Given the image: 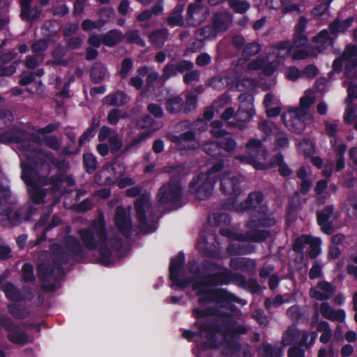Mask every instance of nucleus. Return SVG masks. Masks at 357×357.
I'll return each instance as SVG.
<instances>
[{
	"label": "nucleus",
	"instance_id": "nucleus-1",
	"mask_svg": "<svg viewBox=\"0 0 357 357\" xmlns=\"http://www.w3.org/2000/svg\"><path fill=\"white\" fill-rule=\"evenodd\" d=\"M194 326L201 330L202 337L205 333L206 341H202L197 344L199 350L220 348L223 345V341L218 338V334H221L226 344L223 353L228 356L234 355L241 351V345L237 339L241 335H245L248 332L246 326L238 325L237 321L232 318L224 320L222 324H220L218 321L205 323L197 321L194 323Z\"/></svg>",
	"mask_w": 357,
	"mask_h": 357
},
{
	"label": "nucleus",
	"instance_id": "nucleus-2",
	"mask_svg": "<svg viewBox=\"0 0 357 357\" xmlns=\"http://www.w3.org/2000/svg\"><path fill=\"white\" fill-rule=\"evenodd\" d=\"M264 199L262 192H251L236 208L239 212L250 211V217L246 223L248 231L245 233L246 239L250 242L266 241L271 236V229L278 222L273 214L269 213L268 206L262 204Z\"/></svg>",
	"mask_w": 357,
	"mask_h": 357
},
{
	"label": "nucleus",
	"instance_id": "nucleus-3",
	"mask_svg": "<svg viewBox=\"0 0 357 357\" xmlns=\"http://www.w3.org/2000/svg\"><path fill=\"white\" fill-rule=\"evenodd\" d=\"M192 288L199 296L197 303L200 305H205L212 303L220 305L222 307L231 308L234 303H240L241 298L235 294L223 288L211 289L197 278L192 280Z\"/></svg>",
	"mask_w": 357,
	"mask_h": 357
},
{
	"label": "nucleus",
	"instance_id": "nucleus-4",
	"mask_svg": "<svg viewBox=\"0 0 357 357\" xmlns=\"http://www.w3.org/2000/svg\"><path fill=\"white\" fill-rule=\"evenodd\" d=\"M40 137L20 126L13 125L5 130L0 129V143L22 144L25 150H29L31 143H38Z\"/></svg>",
	"mask_w": 357,
	"mask_h": 357
},
{
	"label": "nucleus",
	"instance_id": "nucleus-5",
	"mask_svg": "<svg viewBox=\"0 0 357 357\" xmlns=\"http://www.w3.org/2000/svg\"><path fill=\"white\" fill-rule=\"evenodd\" d=\"M28 160L29 162L21 164V178L26 185L36 183L38 178L42 176L39 174V167L46 168L48 174L51 172V165L42 155L34 153L29 156Z\"/></svg>",
	"mask_w": 357,
	"mask_h": 357
},
{
	"label": "nucleus",
	"instance_id": "nucleus-6",
	"mask_svg": "<svg viewBox=\"0 0 357 357\" xmlns=\"http://www.w3.org/2000/svg\"><path fill=\"white\" fill-rule=\"evenodd\" d=\"M58 266L51 260L44 261L37 266V275L42 282L41 289L44 292H54L56 289V284L50 283L52 280L60 281L65 276L64 273H59Z\"/></svg>",
	"mask_w": 357,
	"mask_h": 357
},
{
	"label": "nucleus",
	"instance_id": "nucleus-7",
	"mask_svg": "<svg viewBox=\"0 0 357 357\" xmlns=\"http://www.w3.org/2000/svg\"><path fill=\"white\" fill-rule=\"evenodd\" d=\"M183 197V188L178 176H171L169 181L164 183L158 190L156 198L160 204L176 205Z\"/></svg>",
	"mask_w": 357,
	"mask_h": 357
},
{
	"label": "nucleus",
	"instance_id": "nucleus-8",
	"mask_svg": "<svg viewBox=\"0 0 357 357\" xmlns=\"http://www.w3.org/2000/svg\"><path fill=\"white\" fill-rule=\"evenodd\" d=\"M216 183L211 180L204 172L195 176L188 185V191L199 200H205L212 195Z\"/></svg>",
	"mask_w": 357,
	"mask_h": 357
},
{
	"label": "nucleus",
	"instance_id": "nucleus-9",
	"mask_svg": "<svg viewBox=\"0 0 357 357\" xmlns=\"http://www.w3.org/2000/svg\"><path fill=\"white\" fill-rule=\"evenodd\" d=\"M92 225L96 227V234L99 241L98 262L104 266H109L112 264V252L107 246L108 234L105 222L102 220L98 223H93Z\"/></svg>",
	"mask_w": 357,
	"mask_h": 357
},
{
	"label": "nucleus",
	"instance_id": "nucleus-10",
	"mask_svg": "<svg viewBox=\"0 0 357 357\" xmlns=\"http://www.w3.org/2000/svg\"><path fill=\"white\" fill-rule=\"evenodd\" d=\"M0 328L9 333L7 339L10 342L18 345L27 344L29 337L26 333L21 331L20 326L6 315H0Z\"/></svg>",
	"mask_w": 357,
	"mask_h": 357
},
{
	"label": "nucleus",
	"instance_id": "nucleus-11",
	"mask_svg": "<svg viewBox=\"0 0 357 357\" xmlns=\"http://www.w3.org/2000/svg\"><path fill=\"white\" fill-rule=\"evenodd\" d=\"M307 110L300 107L291 109L288 116L282 114L281 119L284 126L291 132L301 133L305 129L304 119Z\"/></svg>",
	"mask_w": 357,
	"mask_h": 357
},
{
	"label": "nucleus",
	"instance_id": "nucleus-12",
	"mask_svg": "<svg viewBox=\"0 0 357 357\" xmlns=\"http://www.w3.org/2000/svg\"><path fill=\"white\" fill-rule=\"evenodd\" d=\"M185 254L181 251L176 256L172 258L169 264V280L174 286L183 290L189 284L190 281L185 279L179 278V275L185 264Z\"/></svg>",
	"mask_w": 357,
	"mask_h": 357
},
{
	"label": "nucleus",
	"instance_id": "nucleus-13",
	"mask_svg": "<svg viewBox=\"0 0 357 357\" xmlns=\"http://www.w3.org/2000/svg\"><path fill=\"white\" fill-rule=\"evenodd\" d=\"M167 138L179 151H194L199 146V143L196 139V133L192 130H188L180 135L169 133Z\"/></svg>",
	"mask_w": 357,
	"mask_h": 357
},
{
	"label": "nucleus",
	"instance_id": "nucleus-14",
	"mask_svg": "<svg viewBox=\"0 0 357 357\" xmlns=\"http://www.w3.org/2000/svg\"><path fill=\"white\" fill-rule=\"evenodd\" d=\"M194 68V63L190 60L179 59L177 61H169L163 68L162 77L165 79H169L178 74L186 73Z\"/></svg>",
	"mask_w": 357,
	"mask_h": 357
},
{
	"label": "nucleus",
	"instance_id": "nucleus-15",
	"mask_svg": "<svg viewBox=\"0 0 357 357\" xmlns=\"http://www.w3.org/2000/svg\"><path fill=\"white\" fill-rule=\"evenodd\" d=\"M151 204L148 195H142L135 202L134 207L136 211L137 219L139 227L142 229H146L151 232L155 231V229L152 228L148 225L146 211L150 207Z\"/></svg>",
	"mask_w": 357,
	"mask_h": 357
},
{
	"label": "nucleus",
	"instance_id": "nucleus-16",
	"mask_svg": "<svg viewBox=\"0 0 357 357\" xmlns=\"http://www.w3.org/2000/svg\"><path fill=\"white\" fill-rule=\"evenodd\" d=\"M114 224L126 238H129L132 236V222L129 213L121 206L116 207L114 215Z\"/></svg>",
	"mask_w": 357,
	"mask_h": 357
},
{
	"label": "nucleus",
	"instance_id": "nucleus-17",
	"mask_svg": "<svg viewBox=\"0 0 357 357\" xmlns=\"http://www.w3.org/2000/svg\"><path fill=\"white\" fill-rule=\"evenodd\" d=\"M231 270L228 268L222 266V269L216 273H208L204 275L201 279H197L206 286L217 287L228 285L231 283Z\"/></svg>",
	"mask_w": 357,
	"mask_h": 357
},
{
	"label": "nucleus",
	"instance_id": "nucleus-18",
	"mask_svg": "<svg viewBox=\"0 0 357 357\" xmlns=\"http://www.w3.org/2000/svg\"><path fill=\"white\" fill-rule=\"evenodd\" d=\"M220 191L225 195L239 196L241 193V181L231 174H224L220 178Z\"/></svg>",
	"mask_w": 357,
	"mask_h": 357
},
{
	"label": "nucleus",
	"instance_id": "nucleus-19",
	"mask_svg": "<svg viewBox=\"0 0 357 357\" xmlns=\"http://www.w3.org/2000/svg\"><path fill=\"white\" fill-rule=\"evenodd\" d=\"M333 212L334 206L328 205L316 213L317 225L321 227V231L327 235H331L334 232L333 222L331 220Z\"/></svg>",
	"mask_w": 357,
	"mask_h": 357
},
{
	"label": "nucleus",
	"instance_id": "nucleus-20",
	"mask_svg": "<svg viewBox=\"0 0 357 357\" xmlns=\"http://www.w3.org/2000/svg\"><path fill=\"white\" fill-rule=\"evenodd\" d=\"M48 173L46 176L43 175L38 178V181L40 185H50L48 192L52 194H56L61 191L63 183L66 181V174L60 171L56 174L48 176Z\"/></svg>",
	"mask_w": 357,
	"mask_h": 357
},
{
	"label": "nucleus",
	"instance_id": "nucleus-21",
	"mask_svg": "<svg viewBox=\"0 0 357 357\" xmlns=\"http://www.w3.org/2000/svg\"><path fill=\"white\" fill-rule=\"evenodd\" d=\"M356 58H357L356 45H347L341 55L333 60V71L337 74L341 73L343 70V63L355 60Z\"/></svg>",
	"mask_w": 357,
	"mask_h": 357
},
{
	"label": "nucleus",
	"instance_id": "nucleus-22",
	"mask_svg": "<svg viewBox=\"0 0 357 357\" xmlns=\"http://www.w3.org/2000/svg\"><path fill=\"white\" fill-rule=\"evenodd\" d=\"M50 250L52 255V261L58 266L59 273H64L63 265L67 264L70 261V255L67 251L58 243L50 245Z\"/></svg>",
	"mask_w": 357,
	"mask_h": 357
},
{
	"label": "nucleus",
	"instance_id": "nucleus-23",
	"mask_svg": "<svg viewBox=\"0 0 357 357\" xmlns=\"http://www.w3.org/2000/svg\"><path fill=\"white\" fill-rule=\"evenodd\" d=\"M66 249L73 255V259L81 261L85 257L84 251L77 238L72 235H68L63 238Z\"/></svg>",
	"mask_w": 357,
	"mask_h": 357
},
{
	"label": "nucleus",
	"instance_id": "nucleus-24",
	"mask_svg": "<svg viewBox=\"0 0 357 357\" xmlns=\"http://www.w3.org/2000/svg\"><path fill=\"white\" fill-rule=\"evenodd\" d=\"M26 187L30 199L33 204L38 205L44 202L49 193L48 189L45 188L44 185H40L38 181L35 183L26 185Z\"/></svg>",
	"mask_w": 357,
	"mask_h": 357
},
{
	"label": "nucleus",
	"instance_id": "nucleus-25",
	"mask_svg": "<svg viewBox=\"0 0 357 357\" xmlns=\"http://www.w3.org/2000/svg\"><path fill=\"white\" fill-rule=\"evenodd\" d=\"M229 266L231 270L248 273L256 268L257 264L254 259L249 258L234 257L230 259Z\"/></svg>",
	"mask_w": 357,
	"mask_h": 357
},
{
	"label": "nucleus",
	"instance_id": "nucleus-26",
	"mask_svg": "<svg viewBox=\"0 0 357 357\" xmlns=\"http://www.w3.org/2000/svg\"><path fill=\"white\" fill-rule=\"evenodd\" d=\"M192 316L196 319L195 322L217 321L215 319L210 317L219 315L220 310L216 307H206L204 309L195 307L192 310Z\"/></svg>",
	"mask_w": 357,
	"mask_h": 357
},
{
	"label": "nucleus",
	"instance_id": "nucleus-27",
	"mask_svg": "<svg viewBox=\"0 0 357 357\" xmlns=\"http://www.w3.org/2000/svg\"><path fill=\"white\" fill-rule=\"evenodd\" d=\"M79 238L84 247L88 250H94L99 245L98 239L96 240L94 232L91 227L80 229L78 231Z\"/></svg>",
	"mask_w": 357,
	"mask_h": 357
},
{
	"label": "nucleus",
	"instance_id": "nucleus-28",
	"mask_svg": "<svg viewBox=\"0 0 357 357\" xmlns=\"http://www.w3.org/2000/svg\"><path fill=\"white\" fill-rule=\"evenodd\" d=\"M269 166L271 167H278V172L282 177H289L293 174V170L284 161V155L281 153H278L273 155L270 160Z\"/></svg>",
	"mask_w": 357,
	"mask_h": 357
},
{
	"label": "nucleus",
	"instance_id": "nucleus-29",
	"mask_svg": "<svg viewBox=\"0 0 357 357\" xmlns=\"http://www.w3.org/2000/svg\"><path fill=\"white\" fill-rule=\"evenodd\" d=\"M328 29H324L320 31L314 38L313 42L317 44V50L322 52L328 47L333 46L334 38L330 36Z\"/></svg>",
	"mask_w": 357,
	"mask_h": 357
},
{
	"label": "nucleus",
	"instance_id": "nucleus-30",
	"mask_svg": "<svg viewBox=\"0 0 357 357\" xmlns=\"http://www.w3.org/2000/svg\"><path fill=\"white\" fill-rule=\"evenodd\" d=\"M102 101L107 105L122 107L128 102V96L124 91H117L105 96Z\"/></svg>",
	"mask_w": 357,
	"mask_h": 357
},
{
	"label": "nucleus",
	"instance_id": "nucleus-31",
	"mask_svg": "<svg viewBox=\"0 0 357 357\" xmlns=\"http://www.w3.org/2000/svg\"><path fill=\"white\" fill-rule=\"evenodd\" d=\"M1 290L5 294L6 297L14 302H22L25 300L23 293L12 282H6L1 286Z\"/></svg>",
	"mask_w": 357,
	"mask_h": 357
},
{
	"label": "nucleus",
	"instance_id": "nucleus-32",
	"mask_svg": "<svg viewBox=\"0 0 357 357\" xmlns=\"http://www.w3.org/2000/svg\"><path fill=\"white\" fill-rule=\"evenodd\" d=\"M107 73V70L105 65L102 62L96 61L93 63L90 69V79L95 84H100L105 79Z\"/></svg>",
	"mask_w": 357,
	"mask_h": 357
},
{
	"label": "nucleus",
	"instance_id": "nucleus-33",
	"mask_svg": "<svg viewBox=\"0 0 357 357\" xmlns=\"http://www.w3.org/2000/svg\"><path fill=\"white\" fill-rule=\"evenodd\" d=\"M354 17H349L342 21L339 17L335 18L328 25V30L331 33L337 35L340 33H345L352 25Z\"/></svg>",
	"mask_w": 357,
	"mask_h": 357
},
{
	"label": "nucleus",
	"instance_id": "nucleus-34",
	"mask_svg": "<svg viewBox=\"0 0 357 357\" xmlns=\"http://www.w3.org/2000/svg\"><path fill=\"white\" fill-rule=\"evenodd\" d=\"M136 126L141 130H146L144 132H147L151 136L154 132L159 130L160 126L150 115L146 114L139 119Z\"/></svg>",
	"mask_w": 357,
	"mask_h": 357
},
{
	"label": "nucleus",
	"instance_id": "nucleus-35",
	"mask_svg": "<svg viewBox=\"0 0 357 357\" xmlns=\"http://www.w3.org/2000/svg\"><path fill=\"white\" fill-rule=\"evenodd\" d=\"M185 5L178 4L171 11L169 16L167 18V24L173 26H183L184 24V19L182 13L184 10Z\"/></svg>",
	"mask_w": 357,
	"mask_h": 357
},
{
	"label": "nucleus",
	"instance_id": "nucleus-36",
	"mask_svg": "<svg viewBox=\"0 0 357 357\" xmlns=\"http://www.w3.org/2000/svg\"><path fill=\"white\" fill-rule=\"evenodd\" d=\"M183 107L184 100L180 95L169 97L165 100V108L170 114H176L181 112Z\"/></svg>",
	"mask_w": 357,
	"mask_h": 357
},
{
	"label": "nucleus",
	"instance_id": "nucleus-37",
	"mask_svg": "<svg viewBox=\"0 0 357 357\" xmlns=\"http://www.w3.org/2000/svg\"><path fill=\"white\" fill-rule=\"evenodd\" d=\"M123 39L121 31L114 29L102 35V43L109 47H113Z\"/></svg>",
	"mask_w": 357,
	"mask_h": 357
},
{
	"label": "nucleus",
	"instance_id": "nucleus-38",
	"mask_svg": "<svg viewBox=\"0 0 357 357\" xmlns=\"http://www.w3.org/2000/svg\"><path fill=\"white\" fill-rule=\"evenodd\" d=\"M167 29H159L153 31L149 36V41L155 47L162 48L168 39Z\"/></svg>",
	"mask_w": 357,
	"mask_h": 357
},
{
	"label": "nucleus",
	"instance_id": "nucleus-39",
	"mask_svg": "<svg viewBox=\"0 0 357 357\" xmlns=\"http://www.w3.org/2000/svg\"><path fill=\"white\" fill-rule=\"evenodd\" d=\"M7 307L9 314L15 319H24L30 314L29 310L21 304L11 303Z\"/></svg>",
	"mask_w": 357,
	"mask_h": 357
},
{
	"label": "nucleus",
	"instance_id": "nucleus-40",
	"mask_svg": "<svg viewBox=\"0 0 357 357\" xmlns=\"http://www.w3.org/2000/svg\"><path fill=\"white\" fill-rule=\"evenodd\" d=\"M213 29L216 33L225 32L228 29L227 16L223 13H215L212 18Z\"/></svg>",
	"mask_w": 357,
	"mask_h": 357
},
{
	"label": "nucleus",
	"instance_id": "nucleus-41",
	"mask_svg": "<svg viewBox=\"0 0 357 357\" xmlns=\"http://www.w3.org/2000/svg\"><path fill=\"white\" fill-rule=\"evenodd\" d=\"M61 222L62 220L59 216L54 215L50 223L43 229L42 233L37 236V238L35 241V245H40L42 242L45 241L47 238V233L61 224Z\"/></svg>",
	"mask_w": 357,
	"mask_h": 357
},
{
	"label": "nucleus",
	"instance_id": "nucleus-42",
	"mask_svg": "<svg viewBox=\"0 0 357 357\" xmlns=\"http://www.w3.org/2000/svg\"><path fill=\"white\" fill-rule=\"evenodd\" d=\"M273 53L276 54L277 57L282 59L288 57L292 50L289 40L278 42L273 46Z\"/></svg>",
	"mask_w": 357,
	"mask_h": 357
},
{
	"label": "nucleus",
	"instance_id": "nucleus-43",
	"mask_svg": "<svg viewBox=\"0 0 357 357\" xmlns=\"http://www.w3.org/2000/svg\"><path fill=\"white\" fill-rule=\"evenodd\" d=\"M218 139L217 142L220 150H223L228 153H233L235 151L237 144L236 140L231 136L225 135Z\"/></svg>",
	"mask_w": 357,
	"mask_h": 357
},
{
	"label": "nucleus",
	"instance_id": "nucleus-44",
	"mask_svg": "<svg viewBox=\"0 0 357 357\" xmlns=\"http://www.w3.org/2000/svg\"><path fill=\"white\" fill-rule=\"evenodd\" d=\"M83 165L88 174L93 173L98 168L96 157L91 153H86L83 155Z\"/></svg>",
	"mask_w": 357,
	"mask_h": 357
},
{
	"label": "nucleus",
	"instance_id": "nucleus-45",
	"mask_svg": "<svg viewBox=\"0 0 357 357\" xmlns=\"http://www.w3.org/2000/svg\"><path fill=\"white\" fill-rule=\"evenodd\" d=\"M150 136L147 132H140L133 137L129 143H128L122 151L123 153H126L133 148H138L143 142H145Z\"/></svg>",
	"mask_w": 357,
	"mask_h": 357
},
{
	"label": "nucleus",
	"instance_id": "nucleus-46",
	"mask_svg": "<svg viewBox=\"0 0 357 357\" xmlns=\"http://www.w3.org/2000/svg\"><path fill=\"white\" fill-rule=\"evenodd\" d=\"M311 236L303 234L299 237L295 238L292 245V250L298 254L303 253L304 246L310 243Z\"/></svg>",
	"mask_w": 357,
	"mask_h": 357
},
{
	"label": "nucleus",
	"instance_id": "nucleus-47",
	"mask_svg": "<svg viewBox=\"0 0 357 357\" xmlns=\"http://www.w3.org/2000/svg\"><path fill=\"white\" fill-rule=\"evenodd\" d=\"M344 76L348 79H357V58L346 62L343 68Z\"/></svg>",
	"mask_w": 357,
	"mask_h": 357
},
{
	"label": "nucleus",
	"instance_id": "nucleus-48",
	"mask_svg": "<svg viewBox=\"0 0 357 357\" xmlns=\"http://www.w3.org/2000/svg\"><path fill=\"white\" fill-rule=\"evenodd\" d=\"M228 4L234 13L239 14L245 13L250 7L247 1L242 0H228Z\"/></svg>",
	"mask_w": 357,
	"mask_h": 357
},
{
	"label": "nucleus",
	"instance_id": "nucleus-49",
	"mask_svg": "<svg viewBox=\"0 0 357 357\" xmlns=\"http://www.w3.org/2000/svg\"><path fill=\"white\" fill-rule=\"evenodd\" d=\"M125 38L128 43L135 44L142 47H144L146 46L145 41L142 39L139 36V31L137 29L126 32Z\"/></svg>",
	"mask_w": 357,
	"mask_h": 357
},
{
	"label": "nucleus",
	"instance_id": "nucleus-50",
	"mask_svg": "<svg viewBox=\"0 0 357 357\" xmlns=\"http://www.w3.org/2000/svg\"><path fill=\"white\" fill-rule=\"evenodd\" d=\"M227 252L231 256L247 255L251 252L248 246L241 244L230 243L227 247Z\"/></svg>",
	"mask_w": 357,
	"mask_h": 357
},
{
	"label": "nucleus",
	"instance_id": "nucleus-51",
	"mask_svg": "<svg viewBox=\"0 0 357 357\" xmlns=\"http://www.w3.org/2000/svg\"><path fill=\"white\" fill-rule=\"evenodd\" d=\"M321 240L320 238L311 237L310 243H308L310 248L308 256L310 259H314L321 254Z\"/></svg>",
	"mask_w": 357,
	"mask_h": 357
},
{
	"label": "nucleus",
	"instance_id": "nucleus-52",
	"mask_svg": "<svg viewBox=\"0 0 357 357\" xmlns=\"http://www.w3.org/2000/svg\"><path fill=\"white\" fill-rule=\"evenodd\" d=\"M255 114V109L248 108V107H245V108L239 107L235 118L238 121L248 122L253 117Z\"/></svg>",
	"mask_w": 357,
	"mask_h": 357
},
{
	"label": "nucleus",
	"instance_id": "nucleus-53",
	"mask_svg": "<svg viewBox=\"0 0 357 357\" xmlns=\"http://www.w3.org/2000/svg\"><path fill=\"white\" fill-rule=\"evenodd\" d=\"M223 123L220 120H214L211 122V126L213 129L210 130V133L213 138H220L229 135L226 130L221 129Z\"/></svg>",
	"mask_w": 357,
	"mask_h": 357
},
{
	"label": "nucleus",
	"instance_id": "nucleus-54",
	"mask_svg": "<svg viewBox=\"0 0 357 357\" xmlns=\"http://www.w3.org/2000/svg\"><path fill=\"white\" fill-rule=\"evenodd\" d=\"M224 168V162L223 161H218L215 162L206 173L204 174L206 175L211 180L214 181L216 183L221 178L220 176H218V174H220V172Z\"/></svg>",
	"mask_w": 357,
	"mask_h": 357
},
{
	"label": "nucleus",
	"instance_id": "nucleus-55",
	"mask_svg": "<svg viewBox=\"0 0 357 357\" xmlns=\"http://www.w3.org/2000/svg\"><path fill=\"white\" fill-rule=\"evenodd\" d=\"M66 54V50L63 47H56L52 53V56L54 59V63L58 66H67L68 61L63 59Z\"/></svg>",
	"mask_w": 357,
	"mask_h": 357
},
{
	"label": "nucleus",
	"instance_id": "nucleus-56",
	"mask_svg": "<svg viewBox=\"0 0 357 357\" xmlns=\"http://www.w3.org/2000/svg\"><path fill=\"white\" fill-rule=\"evenodd\" d=\"M22 278L25 282H31L35 281L33 266L31 263H24L22 267Z\"/></svg>",
	"mask_w": 357,
	"mask_h": 357
},
{
	"label": "nucleus",
	"instance_id": "nucleus-57",
	"mask_svg": "<svg viewBox=\"0 0 357 357\" xmlns=\"http://www.w3.org/2000/svg\"><path fill=\"white\" fill-rule=\"evenodd\" d=\"M261 51V46L257 42L249 43L245 45L242 55L245 59H249L254 56Z\"/></svg>",
	"mask_w": 357,
	"mask_h": 357
},
{
	"label": "nucleus",
	"instance_id": "nucleus-58",
	"mask_svg": "<svg viewBox=\"0 0 357 357\" xmlns=\"http://www.w3.org/2000/svg\"><path fill=\"white\" fill-rule=\"evenodd\" d=\"M188 271L194 275L191 281H190V283L192 282L193 278L201 279L204 276L203 272L201 271V264H198L195 259L188 261Z\"/></svg>",
	"mask_w": 357,
	"mask_h": 357
},
{
	"label": "nucleus",
	"instance_id": "nucleus-59",
	"mask_svg": "<svg viewBox=\"0 0 357 357\" xmlns=\"http://www.w3.org/2000/svg\"><path fill=\"white\" fill-rule=\"evenodd\" d=\"M220 269H222V266L213 260L204 259L201 262V271L203 273H210L213 271H220Z\"/></svg>",
	"mask_w": 357,
	"mask_h": 357
},
{
	"label": "nucleus",
	"instance_id": "nucleus-60",
	"mask_svg": "<svg viewBox=\"0 0 357 357\" xmlns=\"http://www.w3.org/2000/svg\"><path fill=\"white\" fill-rule=\"evenodd\" d=\"M308 42V38L303 32L295 31L294 34V39L292 47L299 48L305 47Z\"/></svg>",
	"mask_w": 357,
	"mask_h": 357
},
{
	"label": "nucleus",
	"instance_id": "nucleus-61",
	"mask_svg": "<svg viewBox=\"0 0 357 357\" xmlns=\"http://www.w3.org/2000/svg\"><path fill=\"white\" fill-rule=\"evenodd\" d=\"M238 101L240 102V106L245 108L254 109V96L249 93H243L238 96Z\"/></svg>",
	"mask_w": 357,
	"mask_h": 357
},
{
	"label": "nucleus",
	"instance_id": "nucleus-62",
	"mask_svg": "<svg viewBox=\"0 0 357 357\" xmlns=\"http://www.w3.org/2000/svg\"><path fill=\"white\" fill-rule=\"evenodd\" d=\"M252 316L261 328L267 326L268 324V318L262 309L255 310Z\"/></svg>",
	"mask_w": 357,
	"mask_h": 357
},
{
	"label": "nucleus",
	"instance_id": "nucleus-63",
	"mask_svg": "<svg viewBox=\"0 0 357 357\" xmlns=\"http://www.w3.org/2000/svg\"><path fill=\"white\" fill-rule=\"evenodd\" d=\"M204 151L212 157H217L220 153L218 142H210L203 146Z\"/></svg>",
	"mask_w": 357,
	"mask_h": 357
},
{
	"label": "nucleus",
	"instance_id": "nucleus-64",
	"mask_svg": "<svg viewBox=\"0 0 357 357\" xmlns=\"http://www.w3.org/2000/svg\"><path fill=\"white\" fill-rule=\"evenodd\" d=\"M317 287L324 291L331 298L335 292V288L329 282L321 280L317 283Z\"/></svg>",
	"mask_w": 357,
	"mask_h": 357
}]
</instances>
